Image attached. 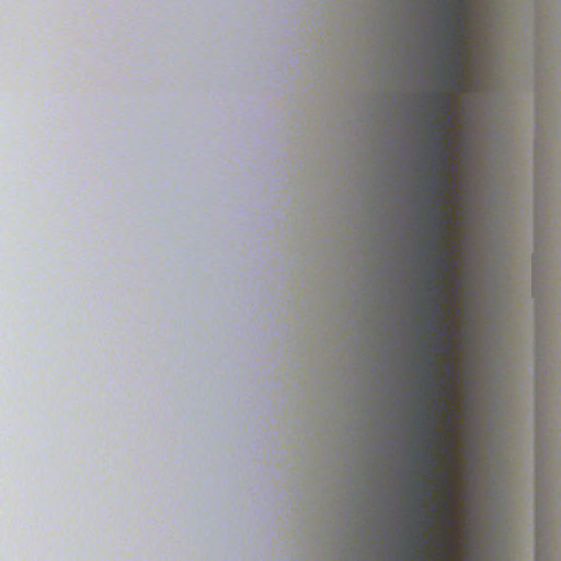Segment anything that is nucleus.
Listing matches in <instances>:
<instances>
[{"label":"nucleus","mask_w":561,"mask_h":561,"mask_svg":"<svg viewBox=\"0 0 561 561\" xmlns=\"http://www.w3.org/2000/svg\"><path fill=\"white\" fill-rule=\"evenodd\" d=\"M433 156L435 158H437L442 164H445L446 161H447V152H446V149L444 147V144L442 141V135L440 134H437V142H436V147L435 149L433 150Z\"/></svg>","instance_id":"nucleus-1"},{"label":"nucleus","mask_w":561,"mask_h":561,"mask_svg":"<svg viewBox=\"0 0 561 561\" xmlns=\"http://www.w3.org/2000/svg\"><path fill=\"white\" fill-rule=\"evenodd\" d=\"M433 218H434V228L440 232L444 233L445 226H444V216L443 213L436 207L432 211Z\"/></svg>","instance_id":"nucleus-2"},{"label":"nucleus","mask_w":561,"mask_h":561,"mask_svg":"<svg viewBox=\"0 0 561 561\" xmlns=\"http://www.w3.org/2000/svg\"><path fill=\"white\" fill-rule=\"evenodd\" d=\"M445 179L442 178V176H438L436 178L433 183H432V190L435 192V193H438V192H442V190L444 188L445 186Z\"/></svg>","instance_id":"nucleus-3"},{"label":"nucleus","mask_w":561,"mask_h":561,"mask_svg":"<svg viewBox=\"0 0 561 561\" xmlns=\"http://www.w3.org/2000/svg\"><path fill=\"white\" fill-rule=\"evenodd\" d=\"M424 457L427 460L430 470L432 472L434 467L436 466V461H435V459L433 457H431V455L428 453H425Z\"/></svg>","instance_id":"nucleus-4"},{"label":"nucleus","mask_w":561,"mask_h":561,"mask_svg":"<svg viewBox=\"0 0 561 561\" xmlns=\"http://www.w3.org/2000/svg\"><path fill=\"white\" fill-rule=\"evenodd\" d=\"M435 264L438 265V266H443V265L446 264V259L443 255H438L435 259Z\"/></svg>","instance_id":"nucleus-5"},{"label":"nucleus","mask_w":561,"mask_h":561,"mask_svg":"<svg viewBox=\"0 0 561 561\" xmlns=\"http://www.w3.org/2000/svg\"><path fill=\"white\" fill-rule=\"evenodd\" d=\"M458 71H459V64H458V61H457V60H455V61H454V64H453V65H451V67H450V72H451L453 75H457V73H458Z\"/></svg>","instance_id":"nucleus-6"},{"label":"nucleus","mask_w":561,"mask_h":561,"mask_svg":"<svg viewBox=\"0 0 561 561\" xmlns=\"http://www.w3.org/2000/svg\"><path fill=\"white\" fill-rule=\"evenodd\" d=\"M420 488H424L426 490L427 497L432 495V488L430 485H427L426 483H421Z\"/></svg>","instance_id":"nucleus-7"},{"label":"nucleus","mask_w":561,"mask_h":561,"mask_svg":"<svg viewBox=\"0 0 561 561\" xmlns=\"http://www.w3.org/2000/svg\"><path fill=\"white\" fill-rule=\"evenodd\" d=\"M430 365H431L430 374H431V376H432V377H434V375H435L434 369H435V366H436V360L432 358V359L430 360Z\"/></svg>","instance_id":"nucleus-8"},{"label":"nucleus","mask_w":561,"mask_h":561,"mask_svg":"<svg viewBox=\"0 0 561 561\" xmlns=\"http://www.w3.org/2000/svg\"><path fill=\"white\" fill-rule=\"evenodd\" d=\"M434 293L436 296L440 297L443 295V287L442 286H435Z\"/></svg>","instance_id":"nucleus-9"},{"label":"nucleus","mask_w":561,"mask_h":561,"mask_svg":"<svg viewBox=\"0 0 561 561\" xmlns=\"http://www.w3.org/2000/svg\"><path fill=\"white\" fill-rule=\"evenodd\" d=\"M428 434H430L432 437H434V436H436V434H437V433H436V431H435V430H430V431H428Z\"/></svg>","instance_id":"nucleus-10"},{"label":"nucleus","mask_w":561,"mask_h":561,"mask_svg":"<svg viewBox=\"0 0 561 561\" xmlns=\"http://www.w3.org/2000/svg\"><path fill=\"white\" fill-rule=\"evenodd\" d=\"M419 542H420V545H421L422 547H424V546H425V540H424L423 538H420Z\"/></svg>","instance_id":"nucleus-11"},{"label":"nucleus","mask_w":561,"mask_h":561,"mask_svg":"<svg viewBox=\"0 0 561 561\" xmlns=\"http://www.w3.org/2000/svg\"><path fill=\"white\" fill-rule=\"evenodd\" d=\"M439 333H440L442 335H444V334H445V329H444V328H440Z\"/></svg>","instance_id":"nucleus-12"},{"label":"nucleus","mask_w":561,"mask_h":561,"mask_svg":"<svg viewBox=\"0 0 561 561\" xmlns=\"http://www.w3.org/2000/svg\"><path fill=\"white\" fill-rule=\"evenodd\" d=\"M431 386H432L433 388H435V387H436V381H435V380H432Z\"/></svg>","instance_id":"nucleus-13"},{"label":"nucleus","mask_w":561,"mask_h":561,"mask_svg":"<svg viewBox=\"0 0 561 561\" xmlns=\"http://www.w3.org/2000/svg\"><path fill=\"white\" fill-rule=\"evenodd\" d=\"M439 312H440V308L436 307V313H439Z\"/></svg>","instance_id":"nucleus-14"}]
</instances>
